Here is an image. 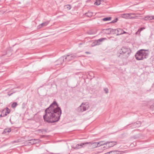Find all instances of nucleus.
<instances>
[{
    "instance_id": "nucleus-9",
    "label": "nucleus",
    "mask_w": 154,
    "mask_h": 154,
    "mask_svg": "<svg viewBox=\"0 0 154 154\" xmlns=\"http://www.w3.org/2000/svg\"><path fill=\"white\" fill-rule=\"evenodd\" d=\"M105 144L106 146H104L103 148L107 149L116 145V143L115 142L108 141L106 142Z\"/></svg>"
},
{
    "instance_id": "nucleus-13",
    "label": "nucleus",
    "mask_w": 154,
    "mask_h": 154,
    "mask_svg": "<svg viewBox=\"0 0 154 154\" xmlns=\"http://www.w3.org/2000/svg\"><path fill=\"white\" fill-rule=\"evenodd\" d=\"M37 139H32L30 140H28V141H29V143H30L31 144H34L37 143Z\"/></svg>"
},
{
    "instance_id": "nucleus-19",
    "label": "nucleus",
    "mask_w": 154,
    "mask_h": 154,
    "mask_svg": "<svg viewBox=\"0 0 154 154\" xmlns=\"http://www.w3.org/2000/svg\"><path fill=\"white\" fill-rule=\"evenodd\" d=\"M64 8L65 9L69 10L71 8V6L70 5H65L64 6Z\"/></svg>"
},
{
    "instance_id": "nucleus-24",
    "label": "nucleus",
    "mask_w": 154,
    "mask_h": 154,
    "mask_svg": "<svg viewBox=\"0 0 154 154\" xmlns=\"http://www.w3.org/2000/svg\"><path fill=\"white\" fill-rule=\"evenodd\" d=\"M145 29V28H144V27H143L140 28L138 29V32H139V34L140 35V32H141V31H142L143 29Z\"/></svg>"
},
{
    "instance_id": "nucleus-14",
    "label": "nucleus",
    "mask_w": 154,
    "mask_h": 154,
    "mask_svg": "<svg viewBox=\"0 0 154 154\" xmlns=\"http://www.w3.org/2000/svg\"><path fill=\"white\" fill-rule=\"evenodd\" d=\"M152 16H147L144 17V19L145 20H152Z\"/></svg>"
},
{
    "instance_id": "nucleus-33",
    "label": "nucleus",
    "mask_w": 154,
    "mask_h": 154,
    "mask_svg": "<svg viewBox=\"0 0 154 154\" xmlns=\"http://www.w3.org/2000/svg\"><path fill=\"white\" fill-rule=\"evenodd\" d=\"M3 111V112H4V111ZM6 112H5V114H4V113H3V115H5V116L7 115V114Z\"/></svg>"
},
{
    "instance_id": "nucleus-12",
    "label": "nucleus",
    "mask_w": 154,
    "mask_h": 154,
    "mask_svg": "<svg viewBox=\"0 0 154 154\" xmlns=\"http://www.w3.org/2000/svg\"><path fill=\"white\" fill-rule=\"evenodd\" d=\"M109 154H121V152L118 151H111L108 152Z\"/></svg>"
},
{
    "instance_id": "nucleus-28",
    "label": "nucleus",
    "mask_w": 154,
    "mask_h": 154,
    "mask_svg": "<svg viewBox=\"0 0 154 154\" xmlns=\"http://www.w3.org/2000/svg\"><path fill=\"white\" fill-rule=\"evenodd\" d=\"M6 111V112L8 114H9L10 112V110H9V109H8V108H7Z\"/></svg>"
},
{
    "instance_id": "nucleus-32",
    "label": "nucleus",
    "mask_w": 154,
    "mask_h": 154,
    "mask_svg": "<svg viewBox=\"0 0 154 154\" xmlns=\"http://www.w3.org/2000/svg\"><path fill=\"white\" fill-rule=\"evenodd\" d=\"M19 142V140H17L16 141H14V143H18Z\"/></svg>"
},
{
    "instance_id": "nucleus-27",
    "label": "nucleus",
    "mask_w": 154,
    "mask_h": 154,
    "mask_svg": "<svg viewBox=\"0 0 154 154\" xmlns=\"http://www.w3.org/2000/svg\"><path fill=\"white\" fill-rule=\"evenodd\" d=\"M118 20V18H116V19H115L113 20H112L111 22V23H115Z\"/></svg>"
},
{
    "instance_id": "nucleus-17",
    "label": "nucleus",
    "mask_w": 154,
    "mask_h": 154,
    "mask_svg": "<svg viewBox=\"0 0 154 154\" xmlns=\"http://www.w3.org/2000/svg\"><path fill=\"white\" fill-rule=\"evenodd\" d=\"M87 33L89 35H93L95 34V32L93 30H91L87 32Z\"/></svg>"
},
{
    "instance_id": "nucleus-2",
    "label": "nucleus",
    "mask_w": 154,
    "mask_h": 154,
    "mask_svg": "<svg viewBox=\"0 0 154 154\" xmlns=\"http://www.w3.org/2000/svg\"><path fill=\"white\" fill-rule=\"evenodd\" d=\"M131 52V50L129 48L124 47L118 51L117 55L122 59H126L130 56Z\"/></svg>"
},
{
    "instance_id": "nucleus-10",
    "label": "nucleus",
    "mask_w": 154,
    "mask_h": 154,
    "mask_svg": "<svg viewBox=\"0 0 154 154\" xmlns=\"http://www.w3.org/2000/svg\"><path fill=\"white\" fill-rule=\"evenodd\" d=\"M106 38H100L98 40H97V41H95L94 42V45H92V46H94V45H98L100 44V42H102L104 40L106 39Z\"/></svg>"
},
{
    "instance_id": "nucleus-36",
    "label": "nucleus",
    "mask_w": 154,
    "mask_h": 154,
    "mask_svg": "<svg viewBox=\"0 0 154 154\" xmlns=\"http://www.w3.org/2000/svg\"><path fill=\"white\" fill-rule=\"evenodd\" d=\"M85 53H86V54H90V52H85Z\"/></svg>"
},
{
    "instance_id": "nucleus-1",
    "label": "nucleus",
    "mask_w": 154,
    "mask_h": 154,
    "mask_svg": "<svg viewBox=\"0 0 154 154\" xmlns=\"http://www.w3.org/2000/svg\"><path fill=\"white\" fill-rule=\"evenodd\" d=\"M45 114L43 116L44 120L51 123L58 121L62 113L60 108L58 107L55 101H54L50 106L45 109Z\"/></svg>"
},
{
    "instance_id": "nucleus-29",
    "label": "nucleus",
    "mask_w": 154,
    "mask_h": 154,
    "mask_svg": "<svg viewBox=\"0 0 154 154\" xmlns=\"http://www.w3.org/2000/svg\"><path fill=\"white\" fill-rule=\"evenodd\" d=\"M108 29H106V31L107 32V33L109 34L110 33H112V32H110V31L109 30H108Z\"/></svg>"
},
{
    "instance_id": "nucleus-11",
    "label": "nucleus",
    "mask_w": 154,
    "mask_h": 154,
    "mask_svg": "<svg viewBox=\"0 0 154 154\" xmlns=\"http://www.w3.org/2000/svg\"><path fill=\"white\" fill-rule=\"evenodd\" d=\"M91 143V147L94 148L97 147H98V145L97 142H94L91 143L90 142L88 143Z\"/></svg>"
},
{
    "instance_id": "nucleus-35",
    "label": "nucleus",
    "mask_w": 154,
    "mask_h": 154,
    "mask_svg": "<svg viewBox=\"0 0 154 154\" xmlns=\"http://www.w3.org/2000/svg\"><path fill=\"white\" fill-rule=\"evenodd\" d=\"M138 34L139 35V32H138V31L136 32V34Z\"/></svg>"
},
{
    "instance_id": "nucleus-5",
    "label": "nucleus",
    "mask_w": 154,
    "mask_h": 154,
    "mask_svg": "<svg viewBox=\"0 0 154 154\" xmlns=\"http://www.w3.org/2000/svg\"><path fill=\"white\" fill-rule=\"evenodd\" d=\"M89 106L87 103H82L77 109V111L79 112H82L88 109Z\"/></svg>"
},
{
    "instance_id": "nucleus-25",
    "label": "nucleus",
    "mask_w": 154,
    "mask_h": 154,
    "mask_svg": "<svg viewBox=\"0 0 154 154\" xmlns=\"http://www.w3.org/2000/svg\"><path fill=\"white\" fill-rule=\"evenodd\" d=\"M48 23H49V22H45L41 24V26H46L48 24Z\"/></svg>"
},
{
    "instance_id": "nucleus-6",
    "label": "nucleus",
    "mask_w": 154,
    "mask_h": 154,
    "mask_svg": "<svg viewBox=\"0 0 154 154\" xmlns=\"http://www.w3.org/2000/svg\"><path fill=\"white\" fill-rule=\"evenodd\" d=\"M108 30H109L110 31V32H112L113 34H116L117 35H119L122 34L123 30L120 28L115 29L110 28L108 29Z\"/></svg>"
},
{
    "instance_id": "nucleus-34",
    "label": "nucleus",
    "mask_w": 154,
    "mask_h": 154,
    "mask_svg": "<svg viewBox=\"0 0 154 154\" xmlns=\"http://www.w3.org/2000/svg\"><path fill=\"white\" fill-rule=\"evenodd\" d=\"M152 20H154V15H153V16H152Z\"/></svg>"
},
{
    "instance_id": "nucleus-18",
    "label": "nucleus",
    "mask_w": 154,
    "mask_h": 154,
    "mask_svg": "<svg viewBox=\"0 0 154 154\" xmlns=\"http://www.w3.org/2000/svg\"><path fill=\"white\" fill-rule=\"evenodd\" d=\"M85 15L86 16L90 17L92 15L93 13L91 12H88V13H86L85 14Z\"/></svg>"
},
{
    "instance_id": "nucleus-3",
    "label": "nucleus",
    "mask_w": 154,
    "mask_h": 154,
    "mask_svg": "<svg viewBox=\"0 0 154 154\" xmlns=\"http://www.w3.org/2000/svg\"><path fill=\"white\" fill-rule=\"evenodd\" d=\"M148 50L141 49L138 51L135 55L136 59L137 60H142L147 58L149 55Z\"/></svg>"
},
{
    "instance_id": "nucleus-26",
    "label": "nucleus",
    "mask_w": 154,
    "mask_h": 154,
    "mask_svg": "<svg viewBox=\"0 0 154 154\" xmlns=\"http://www.w3.org/2000/svg\"><path fill=\"white\" fill-rule=\"evenodd\" d=\"M104 91L106 94H107L108 93V89L107 88H104Z\"/></svg>"
},
{
    "instance_id": "nucleus-16",
    "label": "nucleus",
    "mask_w": 154,
    "mask_h": 154,
    "mask_svg": "<svg viewBox=\"0 0 154 154\" xmlns=\"http://www.w3.org/2000/svg\"><path fill=\"white\" fill-rule=\"evenodd\" d=\"M141 125V122L140 121L137 122L136 123H134L133 125L136 127H137L140 126Z\"/></svg>"
},
{
    "instance_id": "nucleus-7",
    "label": "nucleus",
    "mask_w": 154,
    "mask_h": 154,
    "mask_svg": "<svg viewBox=\"0 0 154 154\" xmlns=\"http://www.w3.org/2000/svg\"><path fill=\"white\" fill-rule=\"evenodd\" d=\"M134 13H128V14H124L121 15V17L122 18H125L126 19H134L136 18V17H132L131 15H135Z\"/></svg>"
},
{
    "instance_id": "nucleus-15",
    "label": "nucleus",
    "mask_w": 154,
    "mask_h": 154,
    "mask_svg": "<svg viewBox=\"0 0 154 154\" xmlns=\"http://www.w3.org/2000/svg\"><path fill=\"white\" fill-rule=\"evenodd\" d=\"M97 143L98 147H100V146L103 145H105V146H106V142H104L103 141H100L99 142H97Z\"/></svg>"
},
{
    "instance_id": "nucleus-8",
    "label": "nucleus",
    "mask_w": 154,
    "mask_h": 154,
    "mask_svg": "<svg viewBox=\"0 0 154 154\" xmlns=\"http://www.w3.org/2000/svg\"><path fill=\"white\" fill-rule=\"evenodd\" d=\"M88 144H89V143L87 142L84 143H79L77 144L75 146H72V147L75 149H77L81 148L82 147H85V145Z\"/></svg>"
},
{
    "instance_id": "nucleus-21",
    "label": "nucleus",
    "mask_w": 154,
    "mask_h": 154,
    "mask_svg": "<svg viewBox=\"0 0 154 154\" xmlns=\"http://www.w3.org/2000/svg\"><path fill=\"white\" fill-rule=\"evenodd\" d=\"M111 17H105L103 19V20L104 21H106L107 20H111Z\"/></svg>"
},
{
    "instance_id": "nucleus-30",
    "label": "nucleus",
    "mask_w": 154,
    "mask_h": 154,
    "mask_svg": "<svg viewBox=\"0 0 154 154\" xmlns=\"http://www.w3.org/2000/svg\"><path fill=\"white\" fill-rule=\"evenodd\" d=\"M3 112L2 111L1 114L0 115V117H4L5 116V115H3Z\"/></svg>"
},
{
    "instance_id": "nucleus-31",
    "label": "nucleus",
    "mask_w": 154,
    "mask_h": 154,
    "mask_svg": "<svg viewBox=\"0 0 154 154\" xmlns=\"http://www.w3.org/2000/svg\"><path fill=\"white\" fill-rule=\"evenodd\" d=\"M128 33V32H125V31H124L123 30L122 32V34H125V33Z\"/></svg>"
},
{
    "instance_id": "nucleus-4",
    "label": "nucleus",
    "mask_w": 154,
    "mask_h": 154,
    "mask_svg": "<svg viewBox=\"0 0 154 154\" xmlns=\"http://www.w3.org/2000/svg\"><path fill=\"white\" fill-rule=\"evenodd\" d=\"M76 56L74 55L68 54L66 56H63L61 57L58 60V61H60V64H61L63 62L69 61L74 59Z\"/></svg>"
},
{
    "instance_id": "nucleus-23",
    "label": "nucleus",
    "mask_w": 154,
    "mask_h": 154,
    "mask_svg": "<svg viewBox=\"0 0 154 154\" xmlns=\"http://www.w3.org/2000/svg\"><path fill=\"white\" fill-rule=\"evenodd\" d=\"M17 103L16 102L13 103L11 105V107L13 108H15L17 106Z\"/></svg>"
},
{
    "instance_id": "nucleus-22",
    "label": "nucleus",
    "mask_w": 154,
    "mask_h": 154,
    "mask_svg": "<svg viewBox=\"0 0 154 154\" xmlns=\"http://www.w3.org/2000/svg\"><path fill=\"white\" fill-rule=\"evenodd\" d=\"M11 131V130L10 129H6L4 130L3 133H8Z\"/></svg>"
},
{
    "instance_id": "nucleus-20",
    "label": "nucleus",
    "mask_w": 154,
    "mask_h": 154,
    "mask_svg": "<svg viewBox=\"0 0 154 154\" xmlns=\"http://www.w3.org/2000/svg\"><path fill=\"white\" fill-rule=\"evenodd\" d=\"M101 0H97L94 3L95 5H99L100 4Z\"/></svg>"
}]
</instances>
